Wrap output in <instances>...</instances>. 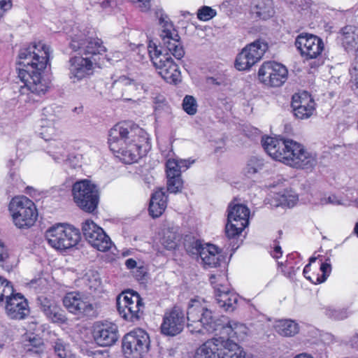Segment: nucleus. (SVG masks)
Listing matches in <instances>:
<instances>
[{
    "label": "nucleus",
    "instance_id": "obj_43",
    "mask_svg": "<svg viewBox=\"0 0 358 358\" xmlns=\"http://www.w3.org/2000/svg\"><path fill=\"white\" fill-rule=\"evenodd\" d=\"M264 167V161L257 157H251L245 168V174L250 176L259 171Z\"/></svg>",
    "mask_w": 358,
    "mask_h": 358
},
{
    "label": "nucleus",
    "instance_id": "obj_47",
    "mask_svg": "<svg viewBox=\"0 0 358 358\" xmlns=\"http://www.w3.org/2000/svg\"><path fill=\"white\" fill-rule=\"evenodd\" d=\"M13 293L14 289L10 282L0 277V302H3V299L6 300Z\"/></svg>",
    "mask_w": 358,
    "mask_h": 358
},
{
    "label": "nucleus",
    "instance_id": "obj_48",
    "mask_svg": "<svg viewBox=\"0 0 358 358\" xmlns=\"http://www.w3.org/2000/svg\"><path fill=\"white\" fill-rule=\"evenodd\" d=\"M325 314L329 317L337 320L345 319L348 316V313L346 309H336L331 306L325 308Z\"/></svg>",
    "mask_w": 358,
    "mask_h": 358
},
{
    "label": "nucleus",
    "instance_id": "obj_22",
    "mask_svg": "<svg viewBox=\"0 0 358 358\" xmlns=\"http://www.w3.org/2000/svg\"><path fill=\"white\" fill-rule=\"evenodd\" d=\"M294 115L299 119L310 117L315 110V103L307 92L294 94L291 103Z\"/></svg>",
    "mask_w": 358,
    "mask_h": 358
},
{
    "label": "nucleus",
    "instance_id": "obj_37",
    "mask_svg": "<svg viewBox=\"0 0 358 358\" xmlns=\"http://www.w3.org/2000/svg\"><path fill=\"white\" fill-rule=\"evenodd\" d=\"M82 230L85 239L88 242L94 241L93 238L98 232L101 233V236H103V230L96 225L92 220H87L83 223Z\"/></svg>",
    "mask_w": 358,
    "mask_h": 358
},
{
    "label": "nucleus",
    "instance_id": "obj_3",
    "mask_svg": "<svg viewBox=\"0 0 358 358\" xmlns=\"http://www.w3.org/2000/svg\"><path fill=\"white\" fill-rule=\"evenodd\" d=\"M131 129V124L127 122H121L116 124L113 127V134L117 133L120 138L117 141L120 147L115 149L113 147V153L115 157L119 159L120 161L125 164H132L145 155V152L150 148L149 139L146 134L143 131H140L141 134L138 137V139L132 140L133 143H127L126 138L129 134ZM117 136L113 135V143L116 141Z\"/></svg>",
    "mask_w": 358,
    "mask_h": 358
},
{
    "label": "nucleus",
    "instance_id": "obj_18",
    "mask_svg": "<svg viewBox=\"0 0 358 358\" xmlns=\"http://www.w3.org/2000/svg\"><path fill=\"white\" fill-rule=\"evenodd\" d=\"M341 41L348 52H355V58L350 70L352 82L358 88V27L347 25L341 31Z\"/></svg>",
    "mask_w": 358,
    "mask_h": 358
},
{
    "label": "nucleus",
    "instance_id": "obj_15",
    "mask_svg": "<svg viewBox=\"0 0 358 358\" xmlns=\"http://www.w3.org/2000/svg\"><path fill=\"white\" fill-rule=\"evenodd\" d=\"M250 210L243 204L230 203L228 207L227 223L225 232L229 238L239 235L248 226Z\"/></svg>",
    "mask_w": 358,
    "mask_h": 358
},
{
    "label": "nucleus",
    "instance_id": "obj_49",
    "mask_svg": "<svg viewBox=\"0 0 358 358\" xmlns=\"http://www.w3.org/2000/svg\"><path fill=\"white\" fill-rule=\"evenodd\" d=\"M196 101L192 96L187 95L182 102V108L189 115H194L196 113Z\"/></svg>",
    "mask_w": 358,
    "mask_h": 358
},
{
    "label": "nucleus",
    "instance_id": "obj_29",
    "mask_svg": "<svg viewBox=\"0 0 358 358\" xmlns=\"http://www.w3.org/2000/svg\"><path fill=\"white\" fill-rule=\"evenodd\" d=\"M111 327L104 324H96L94 327L93 336L96 343L101 346L112 345Z\"/></svg>",
    "mask_w": 358,
    "mask_h": 358
},
{
    "label": "nucleus",
    "instance_id": "obj_41",
    "mask_svg": "<svg viewBox=\"0 0 358 358\" xmlns=\"http://www.w3.org/2000/svg\"><path fill=\"white\" fill-rule=\"evenodd\" d=\"M93 238L95 239L94 241L88 243L98 250L105 252L110 248V238L104 231L103 236H101V233L98 232Z\"/></svg>",
    "mask_w": 358,
    "mask_h": 358
},
{
    "label": "nucleus",
    "instance_id": "obj_50",
    "mask_svg": "<svg viewBox=\"0 0 358 358\" xmlns=\"http://www.w3.org/2000/svg\"><path fill=\"white\" fill-rule=\"evenodd\" d=\"M216 10L209 6H203L198 10L197 17L202 21H208L216 15Z\"/></svg>",
    "mask_w": 358,
    "mask_h": 358
},
{
    "label": "nucleus",
    "instance_id": "obj_45",
    "mask_svg": "<svg viewBox=\"0 0 358 358\" xmlns=\"http://www.w3.org/2000/svg\"><path fill=\"white\" fill-rule=\"evenodd\" d=\"M55 354L59 358H67L69 351L67 343L62 338H57L52 342Z\"/></svg>",
    "mask_w": 358,
    "mask_h": 358
},
{
    "label": "nucleus",
    "instance_id": "obj_40",
    "mask_svg": "<svg viewBox=\"0 0 358 358\" xmlns=\"http://www.w3.org/2000/svg\"><path fill=\"white\" fill-rule=\"evenodd\" d=\"M83 294L80 292L67 293L63 298V304L64 307L71 313L74 314L80 301L83 297Z\"/></svg>",
    "mask_w": 358,
    "mask_h": 358
},
{
    "label": "nucleus",
    "instance_id": "obj_33",
    "mask_svg": "<svg viewBox=\"0 0 358 358\" xmlns=\"http://www.w3.org/2000/svg\"><path fill=\"white\" fill-rule=\"evenodd\" d=\"M276 331L283 336H292L299 331V325L291 320L278 321L275 326Z\"/></svg>",
    "mask_w": 358,
    "mask_h": 358
},
{
    "label": "nucleus",
    "instance_id": "obj_51",
    "mask_svg": "<svg viewBox=\"0 0 358 358\" xmlns=\"http://www.w3.org/2000/svg\"><path fill=\"white\" fill-rule=\"evenodd\" d=\"M8 258V250L0 241V266L3 267L4 264L7 263Z\"/></svg>",
    "mask_w": 358,
    "mask_h": 358
},
{
    "label": "nucleus",
    "instance_id": "obj_55",
    "mask_svg": "<svg viewBox=\"0 0 358 358\" xmlns=\"http://www.w3.org/2000/svg\"><path fill=\"white\" fill-rule=\"evenodd\" d=\"M134 3H138V7L143 11L148 10L150 7V0H131Z\"/></svg>",
    "mask_w": 358,
    "mask_h": 358
},
{
    "label": "nucleus",
    "instance_id": "obj_28",
    "mask_svg": "<svg viewBox=\"0 0 358 358\" xmlns=\"http://www.w3.org/2000/svg\"><path fill=\"white\" fill-rule=\"evenodd\" d=\"M248 333V327L243 323L231 320L220 329V334L231 338L242 340Z\"/></svg>",
    "mask_w": 358,
    "mask_h": 358
},
{
    "label": "nucleus",
    "instance_id": "obj_52",
    "mask_svg": "<svg viewBox=\"0 0 358 358\" xmlns=\"http://www.w3.org/2000/svg\"><path fill=\"white\" fill-rule=\"evenodd\" d=\"M148 273V268L143 265L139 264L136 267V271H134V275L138 280H143Z\"/></svg>",
    "mask_w": 358,
    "mask_h": 358
},
{
    "label": "nucleus",
    "instance_id": "obj_23",
    "mask_svg": "<svg viewBox=\"0 0 358 358\" xmlns=\"http://www.w3.org/2000/svg\"><path fill=\"white\" fill-rule=\"evenodd\" d=\"M196 254L199 255L204 265L209 267H217L225 264L224 258L218 248L212 244L202 245L198 241L194 242Z\"/></svg>",
    "mask_w": 358,
    "mask_h": 358
},
{
    "label": "nucleus",
    "instance_id": "obj_4",
    "mask_svg": "<svg viewBox=\"0 0 358 358\" xmlns=\"http://www.w3.org/2000/svg\"><path fill=\"white\" fill-rule=\"evenodd\" d=\"M243 348L223 336L213 338L202 344L196 351L194 358H245Z\"/></svg>",
    "mask_w": 358,
    "mask_h": 358
},
{
    "label": "nucleus",
    "instance_id": "obj_44",
    "mask_svg": "<svg viewBox=\"0 0 358 358\" xmlns=\"http://www.w3.org/2000/svg\"><path fill=\"white\" fill-rule=\"evenodd\" d=\"M320 269L322 274L313 273V278L310 279V282L313 284L316 285L324 282L331 273V266L328 262H322Z\"/></svg>",
    "mask_w": 358,
    "mask_h": 358
},
{
    "label": "nucleus",
    "instance_id": "obj_11",
    "mask_svg": "<svg viewBox=\"0 0 358 358\" xmlns=\"http://www.w3.org/2000/svg\"><path fill=\"white\" fill-rule=\"evenodd\" d=\"M116 301L117 312L123 320L134 324L141 320L144 304L138 294L131 292H122Z\"/></svg>",
    "mask_w": 358,
    "mask_h": 358
},
{
    "label": "nucleus",
    "instance_id": "obj_7",
    "mask_svg": "<svg viewBox=\"0 0 358 358\" xmlns=\"http://www.w3.org/2000/svg\"><path fill=\"white\" fill-rule=\"evenodd\" d=\"M75 203L82 210L93 213L97 208L99 193L97 187L88 180L75 182L72 187Z\"/></svg>",
    "mask_w": 358,
    "mask_h": 358
},
{
    "label": "nucleus",
    "instance_id": "obj_13",
    "mask_svg": "<svg viewBox=\"0 0 358 358\" xmlns=\"http://www.w3.org/2000/svg\"><path fill=\"white\" fill-rule=\"evenodd\" d=\"M268 48V43L262 39H257L247 45L238 54L235 60V67L238 71L249 70L262 59Z\"/></svg>",
    "mask_w": 358,
    "mask_h": 358
},
{
    "label": "nucleus",
    "instance_id": "obj_19",
    "mask_svg": "<svg viewBox=\"0 0 358 358\" xmlns=\"http://www.w3.org/2000/svg\"><path fill=\"white\" fill-rule=\"evenodd\" d=\"M185 324L183 310L176 306L165 312L160 326L161 333L165 336H175L182 331Z\"/></svg>",
    "mask_w": 358,
    "mask_h": 358
},
{
    "label": "nucleus",
    "instance_id": "obj_32",
    "mask_svg": "<svg viewBox=\"0 0 358 358\" xmlns=\"http://www.w3.org/2000/svg\"><path fill=\"white\" fill-rule=\"evenodd\" d=\"M23 345L27 352L41 354L44 351V344L41 337L33 334L25 336Z\"/></svg>",
    "mask_w": 358,
    "mask_h": 358
},
{
    "label": "nucleus",
    "instance_id": "obj_27",
    "mask_svg": "<svg viewBox=\"0 0 358 358\" xmlns=\"http://www.w3.org/2000/svg\"><path fill=\"white\" fill-rule=\"evenodd\" d=\"M166 196L162 189L155 191L150 199L149 213L152 217H158L162 215L166 208Z\"/></svg>",
    "mask_w": 358,
    "mask_h": 358
},
{
    "label": "nucleus",
    "instance_id": "obj_25",
    "mask_svg": "<svg viewBox=\"0 0 358 358\" xmlns=\"http://www.w3.org/2000/svg\"><path fill=\"white\" fill-rule=\"evenodd\" d=\"M46 152L57 163L65 162L70 164L71 156L68 150L67 143L60 138L53 140L48 143Z\"/></svg>",
    "mask_w": 358,
    "mask_h": 358
},
{
    "label": "nucleus",
    "instance_id": "obj_64",
    "mask_svg": "<svg viewBox=\"0 0 358 358\" xmlns=\"http://www.w3.org/2000/svg\"><path fill=\"white\" fill-rule=\"evenodd\" d=\"M309 261H310L309 264L310 265L312 263H313L316 261V257H310Z\"/></svg>",
    "mask_w": 358,
    "mask_h": 358
},
{
    "label": "nucleus",
    "instance_id": "obj_12",
    "mask_svg": "<svg viewBox=\"0 0 358 358\" xmlns=\"http://www.w3.org/2000/svg\"><path fill=\"white\" fill-rule=\"evenodd\" d=\"M69 47L73 51H79L80 54L90 57L92 61L99 57L101 59L100 56L106 52V48L99 38L87 36L81 32L71 37ZM101 64H103V62H100Z\"/></svg>",
    "mask_w": 358,
    "mask_h": 358
},
{
    "label": "nucleus",
    "instance_id": "obj_38",
    "mask_svg": "<svg viewBox=\"0 0 358 358\" xmlns=\"http://www.w3.org/2000/svg\"><path fill=\"white\" fill-rule=\"evenodd\" d=\"M187 169L188 166L185 160L177 159H169L166 163V176L181 175L182 169Z\"/></svg>",
    "mask_w": 358,
    "mask_h": 358
},
{
    "label": "nucleus",
    "instance_id": "obj_21",
    "mask_svg": "<svg viewBox=\"0 0 358 358\" xmlns=\"http://www.w3.org/2000/svg\"><path fill=\"white\" fill-rule=\"evenodd\" d=\"M5 310L12 320H24L30 313L27 300L19 293H13L6 300Z\"/></svg>",
    "mask_w": 358,
    "mask_h": 358
},
{
    "label": "nucleus",
    "instance_id": "obj_58",
    "mask_svg": "<svg viewBox=\"0 0 358 358\" xmlns=\"http://www.w3.org/2000/svg\"><path fill=\"white\" fill-rule=\"evenodd\" d=\"M125 266L128 269H134L138 266L137 262L134 259H128L125 262Z\"/></svg>",
    "mask_w": 358,
    "mask_h": 358
},
{
    "label": "nucleus",
    "instance_id": "obj_56",
    "mask_svg": "<svg viewBox=\"0 0 358 358\" xmlns=\"http://www.w3.org/2000/svg\"><path fill=\"white\" fill-rule=\"evenodd\" d=\"M320 203L322 205H325L327 203H331V204H334V205L340 204L339 201L338 200L336 196L334 195H331L328 198H324V199H321Z\"/></svg>",
    "mask_w": 358,
    "mask_h": 358
},
{
    "label": "nucleus",
    "instance_id": "obj_57",
    "mask_svg": "<svg viewBox=\"0 0 358 358\" xmlns=\"http://www.w3.org/2000/svg\"><path fill=\"white\" fill-rule=\"evenodd\" d=\"M90 3L92 5L99 4L101 8H105L110 6V0H89Z\"/></svg>",
    "mask_w": 358,
    "mask_h": 358
},
{
    "label": "nucleus",
    "instance_id": "obj_31",
    "mask_svg": "<svg viewBox=\"0 0 358 358\" xmlns=\"http://www.w3.org/2000/svg\"><path fill=\"white\" fill-rule=\"evenodd\" d=\"M282 272L288 277H291L300 268L301 259L297 252H292L287 256V259L283 264L279 263Z\"/></svg>",
    "mask_w": 358,
    "mask_h": 358
},
{
    "label": "nucleus",
    "instance_id": "obj_42",
    "mask_svg": "<svg viewBox=\"0 0 358 358\" xmlns=\"http://www.w3.org/2000/svg\"><path fill=\"white\" fill-rule=\"evenodd\" d=\"M148 51L152 62L153 63L155 68L159 66L165 58L169 55H162L161 51L158 50L157 45L154 43H150L148 46Z\"/></svg>",
    "mask_w": 358,
    "mask_h": 358
},
{
    "label": "nucleus",
    "instance_id": "obj_53",
    "mask_svg": "<svg viewBox=\"0 0 358 358\" xmlns=\"http://www.w3.org/2000/svg\"><path fill=\"white\" fill-rule=\"evenodd\" d=\"M12 7L11 0H0V19Z\"/></svg>",
    "mask_w": 358,
    "mask_h": 358
},
{
    "label": "nucleus",
    "instance_id": "obj_39",
    "mask_svg": "<svg viewBox=\"0 0 358 358\" xmlns=\"http://www.w3.org/2000/svg\"><path fill=\"white\" fill-rule=\"evenodd\" d=\"M178 235L176 229L167 228L163 231V236L161 238V243L167 250L175 249L177 246Z\"/></svg>",
    "mask_w": 358,
    "mask_h": 358
},
{
    "label": "nucleus",
    "instance_id": "obj_30",
    "mask_svg": "<svg viewBox=\"0 0 358 358\" xmlns=\"http://www.w3.org/2000/svg\"><path fill=\"white\" fill-rule=\"evenodd\" d=\"M252 13L262 20L271 17L274 13L272 0H255Z\"/></svg>",
    "mask_w": 358,
    "mask_h": 358
},
{
    "label": "nucleus",
    "instance_id": "obj_2",
    "mask_svg": "<svg viewBox=\"0 0 358 358\" xmlns=\"http://www.w3.org/2000/svg\"><path fill=\"white\" fill-rule=\"evenodd\" d=\"M262 145L269 156L296 169H312L317 164L316 155L291 139L266 137Z\"/></svg>",
    "mask_w": 358,
    "mask_h": 358
},
{
    "label": "nucleus",
    "instance_id": "obj_62",
    "mask_svg": "<svg viewBox=\"0 0 358 358\" xmlns=\"http://www.w3.org/2000/svg\"><path fill=\"white\" fill-rule=\"evenodd\" d=\"M14 164H15V162L13 159H10L8 162V166H9V167L14 166Z\"/></svg>",
    "mask_w": 358,
    "mask_h": 358
},
{
    "label": "nucleus",
    "instance_id": "obj_10",
    "mask_svg": "<svg viewBox=\"0 0 358 358\" xmlns=\"http://www.w3.org/2000/svg\"><path fill=\"white\" fill-rule=\"evenodd\" d=\"M210 283L215 291V297L219 307L227 312L234 311L238 305V295L230 289L227 275L223 273L212 274Z\"/></svg>",
    "mask_w": 358,
    "mask_h": 358
},
{
    "label": "nucleus",
    "instance_id": "obj_16",
    "mask_svg": "<svg viewBox=\"0 0 358 358\" xmlns=\"http://www.w3.org/2000/svg\"><path fill=\"white\" fill-rule=\"evenodd\" d=\"M161 27L160 37L169 52L176 59H180L185 51L180 42V37L173 24L166 15H162L159 19Z\"/></svg>",
    "mask_w": 358,
    "mask_h": 358
},
{
    "label": "nucleus",
    "instance_id": "obj_61",
    "mask_svg": "<svg viewBox=\"0 0 358 358\" xmlns=\"http://www.w3.org/2000/svg\"><path fill=\"white\" fill-rule=\"evenodd\" d=\"M294 358H313V357L306 353H301V354H299V355L295 356Z\"/></svg>",
    "mask_w": 358,
    "mask_h": 358
},
{
    "label": "nucleus",
    "instance_id": "obj_9",
    "mask_svg": "<svg viewBox=\"0 0 358 358\" xmlns=\"http://www.w3.org/2000/svg\"><path fill=\"white\" fill-rule=\"evenodd\" d=\"M150 340L148 334L136 328L122 338V349L126 358H143L149 351Z\"/></svg>",
    "mask_w": 358,
    "mask_h": 358
},
{
    "label": "nucleus",
    "instance_id": "obj_36",
    "mask_svg": "<svg viewBox=\"0 0 358 358\" xmlns=\"http://www.w3.org/2000/svg\"><path fill=\"white\" fill-rule=\"evenodd\" d=\"M115 83L129 86L131 90L136 91L137 94H141L147 91V87L143 83L142 80L134 79L127 76H121L115 82Z\"/></svg>",
    "mask_w": 358,
    "mask_h": 358
},
{
    "label": "nucleus",
    "instance_id": "obj_14",
    "mask_svg": "<svg viewBox=\"0 0 358 358\" xmlns=\"http://www.w3.org/2000/svg\"><path fill=\"white\" fill-rule=\"evenodd\" d=\"M287 78L288 70L286 66L275 62H265L258 70L259 82L269 87H281Z\"/></svg>",
    "mask_w": 358,
    "mask_h": 358
},
{
    "label": "nucleus",
    "instance_id": "obj_46",
    "mask_svg": "<svg viewBox=\"0 0 358 358\" xmlns=\"http://www.w3.org/2000/svg\"><path fill=\"white\" fill-rule=\"evenodd\" d=\"M166 176L168 191L171 193H177L180 192L182 187V180L181 179V175Z\"/></svg>",
    "mask_w": 358,
    "mask_h": 358
},
{
    "label": "nucleus",
    "instance_id": "obj_20",
    "mask_svg": "<svg viewBox=\"0 0 358 358\" xmlns=\"http://www.w3.org/2000/svg\"><path fill=\"white\" fill-rule=\"evenodd\" d=\"M100 64V58L73 57L69 60V77L73 83H77L92 73L94 65Z\"/></svg>",
    "mask_w": 358,
    "mask_h": 358
},
{
    "label": "nucleus",
    "instance_id": "obj_8",
    "mask_svg": "<svg viewBox=\"0 0 358 358\" xmlns=\"http://www.w3.org/2000/svg\"><path fill=\"white\" fill-rule=\"evenodd\" d=\"M9 210L15 226L20 229L33 226L38 216L35 204L24 196L13 198L10 202Z\"/></svg>",
    "mask_w": 358,
    "mask_h": 358
},
{
    "label": "nucleus",
    "instance_id": "obj_54",
    "mask_svg": "<svg viewBox=\"0 0 358 358\" xmlns=\"http://www.w3.org/2000/svg\"><path fill=\"white\" fill-rule=\"evenodd\" d=\"M271 256L278 259L282 255V251L281 247L278 245V243L275 242L273 243V250L271 251Z\"/></svg>",
    "mask_w": 358,
    "mask_h": 358
},
{
    "label": "nucleus",
    "instance_id": "obj_5",
    "mask_svg": "<svg viewBox=\"0 0 358 358\" xmlns=\"http://www.w3.org/2000/svg\"><path fill=\"white\" fill-rule=\"evenodd\" d=\"M187 327L192 333H203V330L213 333L218 330V325L203 301L192 299L187 310Z\"/></svg>",
    "mask_w": 358,
    "mask_h": 358
},
{
    "label": "nucleus",
    "instance_id": "obj_60",
    "mask_svg": "<svg viewBox=\"0 0 358 358\" xmlns=\"http://www.w3.org/2000/svg\"><path fill=\"white\" fill-rule=\"evenodd\" d=\"M351 343L353 346L358 348V334L352 338Z\"/></svg>",
    "mask_w": 358,
    "mask_h": 358
},
{
    "label": "nucleus",
    "instance_id": "obj_1",
    "mask_svg": "<svg viewBox=\"0 0 358 358\" xmlns=\"http://www.w3.org/2000/svg\"><path fill=\"white\" fill-rule=\"evenodd\" d=\"M50 47L42 42L34 43L19 53L18 77L31 93L43 95L50 88V81L42 76L50 59Z\"/></svg>",
    "mask_w": 358,
    "mask_h": 358
},
{
    "label": "nucleus",
    "instance_id": "obj_26",
    "mask_svg": "<svg viewBox=\"0 0 358 358\" xmlns=\"http://www.w3.org/2000/svg\"><path fill=\"white\" fill-rule=\"evenodd\" d=\"M156 69L158 73L167 83L176 84L180 81V71L170 56L165 58Z\"/></svg>",
    "mask_w": 358,
    "mask_h": 358
},
{
    "label": "nucleus",
    "instance_id": "obj_34",
    "mask_svg": "<svg viewBox=\"0 0 358 358\" xmlns=\"http://www.w3.org/2000/svg\"><path fill=\"white\" fill-rule=\"evenodd\" d=\"M74 315H78L79 317H94L96 315V311L93 304L83 294Z\"/></svg>",
    "mask_w": 358,
    "mask_h": 358
},
{
    "label": "nucleus",
    "instance_id": "obj_35",
    "mask_svg": "<svg viewBox=\"0 0 358 358\" xmlns=\"http://www.w3.org/2000/svg\"><path fill=\"white\" fill-rule=\"evenodd\" d=\"M39 134L45 141L48 143L57 140V129L52 120H41Z\"/></svg>",
    "mask_w": 358,
    "mask_h": 358
},
{
    "label": "nucleus",
    "instance_id": "obj_17",
    "mask_svg": "<svg viewBox=\"0 0 358 358\" xmlns=\"http://www.w3.org/2000/svg\"><path fill=\"white\" fill-rule=\"evenodd\" d=\"M294 44L301 57L306 60L317 59L324 50L322 39L308 33H301L298 35Z\"/></svg>",
    "mask_w": 358,
    "mask_h": 358
},
{
    "label": "nucleus",
    "instance_id": "obj_24",
    "mask_svg": "<svg viewBox=\"0 0 358 358\" xmlns=\"http://www.w3.org/2000/svg\"><path fill=\"white\" fill-rule=\"evenodd\" d=\"M37 301L41 310L50 321L59 324L66 322L67 318L64 310L54 300L41 296L38 297Z\"/></svg>",
    "mask_w": 358,
    "mask_h": 358
},
{
    "label": "nucleus",
    "instance_id": "obj_63",
    "mask_svg": "<svg viewBox=\"0 0 358 358\" xmlns=\"http://www.w3.org/2000/svg\"><path fill=\"white\" fill-rule=\"evenodd\" d=\"M355 234H357V236L358 237V222L356 224V225L355 227Z\"/></svg>",
    "mask_w": 358,
    "mask_h": 358
},
{
    "label": "nucleus",
    "instance_id": "obj_6",
    "mask_svg": "<svg viewBox=\"0 0 358 358\" xmlns=\"http://www.w3.org/2000/svg\"><path fill=\"white\" fill-rule=\"evenodd\" d=\"M48 244L58 250H64L76 246L81 238L78 229L70 224H58L45 232Z\"/></svg>",
    "mask_w": 358,
    "mask_h": 358
},
{
    "label": "nucleus",
    "instance_id": "obj_59",
    "mask_svg": "<svg viewBox=\"0 0 358 358\" xmlns=\"http://www.w3.org/2000/svg\"><path fill=\"white\" fill-rule=\"evenodd\" d=\"M310 271V264H308L303 268V273L304 277L310 281V279L313 278V273L312 275H308V273Z\"/></svg>",
    "mask_w": 358,
    "mask_h": 358
}]
</instances>
